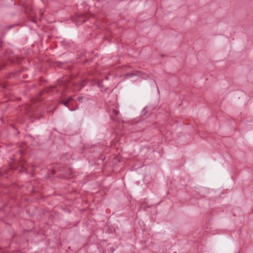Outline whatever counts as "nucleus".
Segmentation results:
<instances>
[{
	"mask_svg": "<svg viewBox=\"0 0 253 253\" xmlns=\"http://www.w3.org/2000/svg\"><path fill=\"white\" fill-rule=\"evenodd\" d=\"M72 99V97H69L67 99V100L66 101H63L62 102V103L65 105V106H67V104L68 103V102Z\"/></svg>",
	"mask_w": 253,
	"mask_h": 253,
	"instance_id": "1",
	"label": "nucleus"
}]
</instances>
